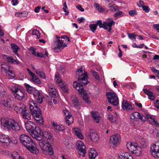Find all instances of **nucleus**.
Segmentation results:
<instances>
[{
	"instance_id": "obj_1",
	"label": "nucleus",
	"mask_w": 159,
	"mask_h": 159,
	"mask_svg": "<svg viewBox=\"0 0 159 159\" xmlns=\"http://www.w3.org/2000/svg\"><path fill=\"white\" fill-rule=\"evenodd\" d=\"M76 76H78V80L80 83H77L76 81H74L73 86L75 89L77 90L79 93L83 97V99L87 103H90L88 99L87 94L83 89V86L88 84V74L86 71L83 70L82 67L78 69L76 72Z\"/></svg>"
},
{
	"instance_id": "obj_2",
	"label": "nucleus",
	"mask_w": 159,
	"mask_h": 159,
	"mask_svg": "<svg viewBox=\"0 0 159 159\" xmlns=\"http://www.w3.org/2000/svg\"><path fill=\"white\" fill-rule=\"evenodd\" d=\"M29 105L31 113L29 110L27 109L26 107H24L23 110L21 113L23 118L25 120H30L32 114L38 122L43 124V120L41 116V111L35 102L31 100L30 101Z\"/></svg>"
},
{
	"instance_id": "obj_3",
	"label": "nucleus",
	"mask_w": 159,
	"mask_h": 159,
	"mask_svg": "<svg viewBox=\"0 0 159 159\" xmlns=\"http://www.w3.org/2000/svg\"><path fill=\"white\" fill-rule=\"evenodd\" d=\"M20 139L22 144L31 152L36 154L39 153V151L36 148L35 143L29 136L22 134L20 137Z\"/></svg>"
},
{
	"instance_id": "obj_4",
	"label": "nucleus",
	"mask_w": 159,
	"mask_h": 159,
	"mask_svg": "<svg viewBox=\"0 0 159 159\" xmlns=\"http://www.w3.org/2000/svg\"><path fill=\"white\" fill-rule=\"evenodd\" d=\"M9 88L13 92L14 97L17 100L22 101L27 97V93L21 87L17 85L9 86Z\"/></svg>"
},
{
	"instance_id": "obj_5",
	"label": "nucleus",
	"mask_w": 159,
	"mask_h": 159,
	"mask_svg": "<svg viewBox=\"0 0 159 159\" xmlns=\"http://www.w3.org/2000/svg\"><path fill=\"white\" fill-rule=\"evenodd\" d=\"M67 37L66 35L62 36L61 38L57 37V41L52 47L54 52H59L61 51V49L67 46L66 39Z\"/></svg>"
},
{
	"instance_id": "obj_6",
	"label": "nucleus",
	"mask_w": 159,
	"mask_h": 159,
	"mask_svg": "<svg viewBox=\"0 0 159 159\" xmlns=\"http://www.w3.org/2000/svg\"><path fill=\"white\" fill-rule=\"evenodd\" d=\"M39 145L43 150L48 151L50 155H53V150L51 147L49 141L47 140H43L39 142Z\"/></svg>"
},
{
	"instance_id": "obj_7",
	"label": "nucleus",
	"mask_w": 159,
	"mask_h": 159,
	"mask_svg": "<svg viewBox=\"0 0 159 159\" xmlns=\"http://www.w3.org/2000/svg\"><path fill=\"white\" fill-rule=\"evenodd\" d=\"M108 102L114 106H117L119 103L118 97L114 92H107L106 93Z\"/></svg>"
},
{
	"instance_id": "obj_8",
	"label": "nucleus",
	"mask_w": 159,
	"mask_h": 159,
	"mask_svg": "<svg viewBox=\"0 0 159 159\" xmlns=\"http://www.w3.org/2000/svg\"><path fill=\"white\" fill-rule=\"evenodd\" d=\"M126 146L127 149L133 153L136 156H139V152L137 148L138 144L129 142L127 143Z\"/></svg>"
},
{
	"instance_id": "obj_9",
	"label": "nucleus",
	"mask_w": 159,
	"mask_h": 159,
	"mask_svg": "<svg viewBox=\"0 0 159 159\" xmlns=\"http://www.w3.org/2000/svg\"><path fill=\"white\" fill-rule=\"evenodd\" d=\"M150 152L152 155L155 158H159V142L151 146Z\"/></svg>"
},
{
	"instance_id": "obj_10",
	"label": "nucleus",
	"mask_w": 159,
	"mask_h": 159,
	"mask_svg": "<svg viewBox=\"0 0 159 159\" xmlns=\"http://www.w3.org/2000/svg\"><path fill=\"white\" fill-rule=\"evenodd\" d=\"M30 133L33 138L39 141L41 140L42 135L41 134V130L38 127L36 126Z\"/></svg>"
},
{
	"instance_id": "obj_11",
	"label": "nucleus",
	"mask_w": 159,
	"mask_h": 159,
	"mask_svg": "<svg viewBox=\"0 0 159 159\" xmlns=\"http://www.w3.org/2000/svg\"><path fill=\"white\" fill-rule=\"evenodd\" d=\"M15 120L10 118L2 120V125L4 128L10 130V128Z\"/></svg>"
},
{
	"instance_id": "obj_12",
	"label": "nucleus",
	"mask_w": 159,
	"mask_h": 159,
	"mask_svg": "<svg viewBox=\"0 0 159 159\" xmlns=\"http://www.w3.org/2000/svg\"><path fill=\"white\" fill-rule=\"evenodd\" d=\"M120 136L118 134H114L110 138L109 144L111 146L114 147L119 142Z\"/></svg>"
},
{
	"instance_id": "obj_13",
	"label": "nucleus",
	"mask_w": 159,
	"mask_h": 159,
	"mask_svg": "<svg viewBox=\"0 0 159 159\" xmlns=\"http://www.w3.org/2000/svg\"><path fill=\"white\" fill-rule=\"evenodd\" d=\"M88 138L91 141L94 142H98L99 140L97 134L93 130H91L87 135Z\"/></svg>"
},
{
	"instance_id": "obj_14",
	"label": "nucleus",
	"mask_w": 159,
	"mask_h": 159,
	"mask_svg": "<svg viewBox=\"0 0 159 159\" xmlns=\"http://www.w3.org/2000/svg\"><path fill=\"white\" fill-rule=\"evenodd\" d=\"M76 146L79 151L84 155L86 152V147L84 143L81 141H78L76 143Z\"/></svg>"
},
{
	"instance_id": "obj_15",
	"label": "nucleus",
	"mask_w": 159,
	"mask_h": 159,
	"mask_svg": "<svg viewBox=\"0 0 159 159\" xmlns=\"http://www.w3.org/2000/svg\"><path fill=\"white\" fill-rule=\"evenodd\" d=\"M30 49L33 51L32 53V54L34 55L35 56H36L40 58H45L46 57L48 56V53L46 51H45V54H44L41 52H36L35 50V49L33 47H31L30 48Z\"/></svg>"
},
{
	"instance_id": "obj_16",
	"label": "nucleus",
	"mask_w": 159,
	"mask_h": 159,
	"mask_svg": "<svg viewBox=\"0 0 159 159\" xmlns=\"http://www.w3.org/2000/svg\"><path fill=\"white\" fill-rule=\"evenodd\" d=\"M70 100L72 104L75 107H79L80 105V101L75 95H71L70 98Z\"/></svg>"
},
{
	"instance_id": "obj_17",
	"label": "nucleus",
	"mask_w": 159,
	"mask_h": 159,
	"mask_svg": "<svg viewBox=\"0 0 159 159\" xmlns=\"http://www.w3.org/2000/svg\"><path fill=\"white\" fill-rule=\"evenodd\" d=\"M34 96L35 100L37 102L41 103L43 101V96L37 90L35 91L34 94Z\"/></svg>"
},
{
	"instance_id": "obj_18",
	"label": "nucleus",
	"mask_w": 159,
	"mask_h": 159,
	"mask_svg": "<svg viewBox=\"0 0 159 159\" xmlns=\"http://www.w3.org/2000/svg\"><path fill=\"white\" fill-rule=\"evenodd\" d=\"M26 129L30 133L36 126L35 125L30 121H28L25 123Z\"/></svg>"
},
{
	"instance_id": "obj_19",
	"label": "nucleus",
	"mask_w": 159,
	"mask_h": 159,
	"mask_svg": "<svg viewBox=\"0 0 159 159\" xmlns=\"http://www.w3.org/2000/svg\"><path fill=\"white\" fill-rule=\"evenodd\" d=\"M122 107L124 110H134L131 103L125 100L122 102Z\"/></svg>"
},
{
	"instance_id": "obj_20",
	"label": "nucleus",
	"mask_w": 159,
	"mask_h": 159,
	"mask_svg": "<svg viewBox=\"0 0 159 159\" xmlns=\"http://www.w3.org/2000/svg\"><path fill=\"white\" fill-rule=\"evenodd\" d=\"M4 97H3V102L0 104H2L4 106L11 109L13 106L11 100L10 98H7L6 100H4Z\"/></svg>"
},
{
	"instance_id": "obj_21",
	"label": "nucleus",
	"mask_w": 159,
	"mask_h": 159,
	"mask_svg": "<svg viewBox=\"0 0 159 159\" xmlns=\"http://www.w3.org/2000/svg\"><path fill=\"white\" fill-rule=\"evenodd\" d=\"M91 114L93 121L96 123H99L101 119V116L99 113L96 111H92Z\"/></svg>"
},
{
	"instance_id": "obj_22",
	"label": "nucleus",
	"mask_w": 159,
	"mask_h": 159,
	"mask_svg": "<svg viewBox=\"0 0 159 159\" xmlns=\"http://www.w3.org/2000/svg\"><path fill=\"white\" fill-rule=\"evenodd\" d=\"M9 137L2 133H0V141L3 143H8L9 142Z\"/></svg>"
},
{
	"instance_id": "obj_23",
	"label": "nucleus",
	"mask_w": 159,
	"mask_h": 159,
	"mask_svg": "<svg viewBox=\"0 0 159 159\" xmlns=\"http://www.w3.org/2000/svg\"><path fill=\"white\" fill-rule=\"evenodd\" d=\"M119 159H134L131 155L126 152L119 154Z\"/></svg>"
},
{
	"instance_id": "obj_24",
	"label": "nucleus",
	"mask_w": 159,
	"mask_h": 159,
	"mask_svg": "<svg viewBox=\"0 0 159 159\" xmlns=\"http://www.w3.org/2000/svg\"><path fill=\"white\" fill-rule=\"evenodd\" d=\"M98 155L97 152L93 148H90L89 152V157L90 159H94Z\"/></svg>"
},
{
	"instance_id": "obj_25",
	"label": "nucleus",
	"mask_w": 159,
	"mask_h": 159,
	"mask_svg": "<svg viewBox=\"0 0 159 159\" xmlns=\"http://www.w3.org/2000/svg\"><path fill=\"white\" fill-rule=\"evenodd\" d=\"M52 125L54 129L57 130L61 131L65 129L64 127L62 125H58L57 122H54L52 123Z\"/></svg>"
},
{
	"instance_id": "obj_26",
	"label": "nucleus",
	"mask_w": 159,
	"mask_h": 159,
	"mask_svg": "<svg viewBox=\"0 0 159 159\" xmlns=\"http://www.w3.org/2000/svg\"><path fill=\"white\" fill-rule=\"evenodd\" d=\"M73 132L80 139H84L83 136L80 129L77 128H74L73 129Z\"/></svg>"
},
{
	"instance_id": "obj_27",
	"label": "nucleus",
	"mask_w": 159,
	"mask_h": 159,
	"mask_svg": "<svg viewBox=\"0 0 159 159\" xmlns=\"http://www.w3.org/2000/svg\"><path fill=\"white\" fill-rule=\"evenodd\" d=\"M146 117L148 120V121L152 125H154L156 126L158 125V124L157 122V121L155 120V119L149 115H147Z\"/></svg>"
},
{
	"instance_id": "obj_28",
	"label": "nucleus",
	"mask_w": 159,
	"mask_h": 159,
	"mask_svg": "<svg viewBox=\"0 0 159 159\" xmlns=\"http://www.w3.org/2000/svg\"><path fill=\"white\" fill-rule=\"evenodd\" d=\"M24 107H25L26 106L23 105L22 106L21 105L20 106L13 105L12 108L17 113H21L22 111L23 110Z\"/></svg>"
},
{
	"instance_id": "obj_29",
	"label": "nucleus",
	"mask_w": 159,
	"mask_h": 159,
	"mask_svg": "<svg viewBox=\"0 0 159 159\" xmlns=\"http://www.w3.org/2000/svg\"><path fill=\"white\" fill-rule=\"evenodd\" d=\"M5 92L3 85L0 84V103L3 102V97L6 96Z\"/></svg>"
},
{
	"instance_id": "obj_30",
	"label": "nucleus",
	"mask_w": 159,
	"mask_h": 159,
	"mask_svg": "<svg viewBox=\"0 0 159 159\" xmlns=\"http://www.w3.org/2000/svg\"><path fill=\"white\" fill-rule=\"evenodd\" d=\"M43 137V138L45 139V140H49V141L52 140V136L51 134L47 131H45L43 132L42 135L41 137Z\"/></svg>"
},
{
	"instance_id": "obj_31",
	"label": "nucleus",
	"mask_w": 159,
	"mask_h": 159,
	"mask_svg": "<svg viewBox=\"0 0 159 159\" xmlns=\"http://www.w3.org/2000/svg\"><path fill=\"white\" fill-rule=\"evenodd\" d=\"M11 129L14 131H18L20 130V126L18 123L15 121L10 128V129Z\"/></svg>"
},
{
	"instance_id": "obj_32",
	"label": "nucleus",
	"mask_w": 159,
	"mask_h": 159,
	"mask_svg": "<svg viewBox=\"0 0 159 159\" xmlns=\"http://www.w3.org/2000/svg\"><path fill=\"white\" fill-rule=\"evenodd\" d=\"M130 118L131 120H138L139 119V113L134 112L130 115Z\"/></svg>"
},
{
	"instance_id": "obj_33",
	"label": "nucleus",
	"mask_w": 159,
	"mask_h": 159,
	"mask_svg": "<svg viewBox=\"0 0 159 159\" xmlns=\"http://www.w3.org/2000/svg\"><path fill=\"white\" fill-rule=\"evenodd\" d=\"M143 91L148 96L149 99L152 100L154 99L155 96L153 93L152 92L149 91L147 89H143Z\"/></svg>"
},
{
	"instance_id": "obj_34",
	"label": "nucleus",
	"mask_w": 159,
	"mask_h": 159,
	"mask_svg": "<svg viewBox=\"0 0 159 159\" xmlns=\"http://www.w3.org/2000/svg\"><path fill=\"white\" fill-rule=\"evenodd\" d=\"M93 6L99 12L103 13L104 12V9L99 3L95 2L93 4Z\"/></svg>"
},
{
	"instance_id": "obj_35",
	"label": "nucleus",
	"mask_w": 159,
	"mask_h": 159,
	"mask_svg": "<svg viewBox=\"0 0 159 159\" xmlns=\"http://www.w3.org/2000/svg\"><path fill=\"white\" fill-rule=\"evenodd\" d=\"M31 76V80L33 82L37 84H41V81L39 78L35 74H34Z\"/></svg>"
},
{
	"instance_id": "obj_36",
	"label": "nucleus",
	"mask_w": 159,
	"mask_h": 159,
	"mask_svg": "<svg viewBox=\"0 0 159 159\" xmlns=\"http://www.w3.org/2000/svg\"><path fill=\"white\" fill-rule=\"evenodd\" d=\"M11 45L13 52L17 57H19L20 56L17 53V51L19 49L18 47L14 43H11Z\"/></svg>"
},
{
	"instance_id": "obj_37",
	"label": "nucleus",
	"mask_w": 159,
	"mask_h": 159,
	"mask_svg": "<svg viewBox=\"0 0 159 159\" xmlns=\"http://www.w3.org/2000/svg\"><path fill=\"white\" fill-rule=\"evenodd\" d=\"M34 69L35 70L36 74L39 75L41 78L43 79H45L46 78V75L43 71L39 69H35L34 68Z\"/></svg>"
},
{
	"instance_id": "obj_38",
	"label": "nucleus",
	"mask_w": 159,
	"mask_h": 159,
	"mask_svg": "<svg viewBox=\"0 0 159 159\" xmlns=\"http://www.w3.org/2000/svg\"><path fill=\"white\" fill-rule=\"evenodd\" d=\"M24 85L26 88L27 91L29 93L31 94L33 93V94H34V93L33 92V91L34 90V88L31 86L29 84L26 83H25Z\"/></svg>"
},
{
	"instance_id": "obj_39",
	"label": "nucleus",
	"mask_w": 159,
	"mask_h": 159,
	"mask_svg": "<svg viewBox=\"0 0 159 159\" xmlns=\"http://www.w3.org/2000/svg\"><path fill=\"white\" fill-rule=\"evenodd\" d=\"M58 86L62 89L63 92H67L68 90L65 85L63 83L62 81L57 83Z\"/></svg>"
},
{
	"instance_id": "obj_40",
	"label": "nucleus",
	"mask_w": 159,
	"mask_h": 159,
	"mask_svg": "<svg viewBox=\"0 0 159 159\" xmlns=\"http://www.w3.org/2000/svg\"><path fill=\"white\" fill-rule=\"evenodd\" d=\"M147 143L145 139L142 138L140 141V148L142 149L145 148L147 146Z\"/></svg>"
},
{
	"instance_id": "obj_41",
	"label": "nucleus",
	"mask_w": 159,
	"mask_h": 159,
	"mask_svg": "<svg viewBox=\"0 0 159 159\" xmlns=\"http://www.w3.org/2000/svg\"><path fill=\"white\" fill-rule=\"evenodd\" d=\"M49 94L53 98L57 97L58 96V92L56 89L48 91Z\"/></svg>"
},
{
	"instance_id": "obj_42",
	"label": "nucleus",
	"mask_w": 159,
	"mask_h": 159,
	"mask_svg": "<svg viewBox=\"0 0 159 159\" xmlns=\"http://www.w3.org/2000/svg\"><path fill=\"white\" fill-rule=\"evenodd\" d=\"M108 22H107L106 21H103V23L104 25H106L107 26H108L109 27H111L113 25L115 24L114 22L113 21V20L111 19H108Z\"/></svg>"
},
{
	"instance_id": "obj_43",
	"label": "nucleus",
	"mask_w": 159,
	"mask_h": 159,
	"mask_svg": "<svg viewBox=\"0 0 159 159\" xmlns=\"http://www.w3.org/2000/svg\"><path fill=\"white\" fill-rule=\"evenodd\" d=\"M13 159H24L21 157L18 152H13L11 154Z\"/></svg>"
},
{
	"instance_id": "obj_44",
	"label": "nucleus",
	"mask_w": 159,
	"mask_h": 159,
	"mask_svg": "<svg viewBox=\"0 0 159 159\" xmlns=\"http://www.w3.org/2000/svg\"><path fill=\"white\" fill-rule=\"evenodd\" d=\"M64 143L67 148H72L71 146L70 140H69L68 138L64 139Z\"/></svg>"
},
{
	"instance_id": "obj_45",
	"label": "nucleus",
	"mask_w": 159,
	"mask_h": 159,
	"mask_svg": "<svg viewBox=\"0 0 159 159\" xmlns=\"http://www.w3.org/2000/svg\"><path fill=\"white\" fill-rule=\"evenodd\" d=\"M6 76H10L12 78H14L15 76V74L12 70H10L8 69H6Z\"/></svg>"
},
{
	"instance_id": "obj_46",
	"label": "nucleus",
	"mask_w": 159,
	"mask_h": 159,
	"mask_svg": "<svg viewBox=\"0 0 159 159\" xmlns=\"http://www.w3.org/2000/svg\"><path fill=\"white\" fill-rule=\"evenodd\" d=\"M7 59L9 62L11 63H15L16 64L19 63V62L18 60L14 59L12 57H7Z\"/></svg>"
},
{
	"instance_id": "obj_47",
	"label": "nucleus",
	"mask_w": 159,
	"mask_h": 159,
	"mask_svg": "<svg viewBox=\"0 0 159 159\" xmlns=\"http://www.w3.org/2000/svg\"><path fill=\"white\" fill-rule=\"evenodd\" d=\"M73 121V118L72 116H70V117H65V121L67 125H69Z\"/></svg>"
},
{
	"instance_id": "obj_48",
	"label": "nucleus",
	"mask_w": 159,
	"mask_h": 159,
	"mask_svg": "<svg viewBox=\"0 0 159 159\" xmlns=\"http://www.w3.org/2000/svg\"><path fill=\"white\" fill-rule=\"evenodd\" d=\"M55 80L57 84L62 81L61 78L58 73H56L55 76Z\"/></svg>"
},
{
	"instance_id": "obj_49",
	"label": "nucleus",
	"mask_w": 159,
	"mask_h": 159,
	"mask_svg": "<svg viewBox=\"0 0 159 159\" xmlns=\"http://www.w3.org/2000/svg\"><path fill=\"white\" fill-rule=\"evenodd\" d=\"M119 9L120 7L117 6H113L109 9V11L114 12L118 10Z\"/></svg>"
},
{
	"instance_id": "obj_50",
	"label": "nucleus",
	"mask_w": 159,
	"mask_h": 159,
	"mask_svg": "<svg viewBox=\"0 0 159 159\" xmlns=\"http://www.w3.org/2000/svg\"><path fill=\"white\" fill-rule=\"evenodd\" d=\"M97 25L96 24H90L89 26L90 30L93 32H94L97 29Z\"/></svg>"
},
{
	"instance_id": "obj_51",
	"label": "nucleus",
	"mask_w": 159,
	"mask_h": 159,
	"mask_svg": "<svg viewBox=\"0 0 159 159\" xmlns=\"http://www.w3.org/2000/svg\"><path fill=\"white\" fill-rule=\"evenodd\" d=\"M151 70L157 75V77L159 79V70L153 67L151 68Z\"/></svg>"
},
{
	"instance_id": "obj_52",
	"label": "nucleus",
	"mask_w": 159,
	"mask_h": 159,
	"mask_svg": "<svg viewBox=\"0 0 159 159\" xmlns=\"http://www.w3.org/2000/svg\"><path fill=\"white\" fill-rule=\"evenodd\" d=\"M47 84L48 88V91H51V90L56 89L55 86L52 83H48Z\"/></svg>"
},
{
	"instance_id": "obj_53",
	"label": "nucleus",
	"mask_w": 159,
	"mask_h": 159,
	"mask_svg": "<svg viewBox=\"0 0 159 159\" xmlns=\"http://www.w3.org/2000/svg\"><path fill=\"white\" fill-rule=\"evenodd\" d=\"M63 111L65 115V118L70 117V116H72V115L70 114L67 110H63Z\"/></svg>"
},
{
	"instance_id": "obj_54",
	"label": "nucleus",
	"mask_w": 159,
	"mask_h": 159,
	"mask_svg": "<svg viewBox=\"0 0 159 159\" xmlns=\"http://www.w3.org/2000/svg\"><path fill=\"white\" fill-rule=\"evenodd\" d=\"M128 36L129 38L131 39H135L137 36H139L133 34H128Z\"/></svg>"
},
{
	"instance_id": "obj_55",
	"label": "nucleus",
	"mask_w": 159,
	"mask_h": 159,
	"mask_svg": "<svg viewBox=\"0 0 159 159\" xmlns=\"http://www.w3.org/2000/svg\"><path fill=\"white\" fill-rule=\"evenodd\" d=\"M142 8L143 10L146 13L149 12L150 10V9L148 7L145 6V5L143 6Z\"/></svg>"
},
{
	"instance_id": "obj_56",
	"label": "nucleus",
	"mask_w": 159,
	"mask_h": 159,
	"mask_svg": "<svg viewBox=\"0 0 159 159\" xmlns=\"http://www.w3.org/2000/svg\"><path fill=\"white\" fill-rule=\"evenodd\" d=\"M96 25H97V26L98 25L99 26V27L100 28H102L103 27V26L104 25V24L103 23H102V21L101 20H98L97 21L96 24Z\"/></svg>"
},
{
	"instance_id": "obj_57",
	"label": "nucleus",
	"mask_w": 159,
	"mask_h": 159,
	"mask_svg": "<svg viewBox=\"0 0 159 159\" xmlns=\"http://www.w3.org/2000/svg\"><path fill=\"white\" fill-rule=\"evenodd\" d=\"M129 14L132 16H134L137 14L135 10H133L130 11L129 12Z\"/></svg>"
},
{
	"instance_id": "obj_58",
	"label": "nucleus",
	"mask_w": 159,
	"mask_h": 159,
	"mask_svg": "<svg viewBox=\"0 0 159 159\" xmlns=\"http://www.w3.org/2000/svg\"><path fill=\"white\" fill-rule=\"evenodd\" d=\"M92 73L97 80H99V77L96 71L93 70L92 71Z\"/></svg>"
},
{
	"instance_id": "obj_59",
	"label": "nucleus",
	"mask_w": 159,
	"mask_h": 159,
	"mask_svg": "<svg viewBox=\"0 0 159 159\" xmlns=\"http://www.w3.org/2000/svg\"><path fill=\"white\" fill-rule=\"evenodd\" d=\"M39 34V32L38 30H34L32 31V34L33 35H35L38 37V34Z\"/></svg>"
},
{
	"instance_id": "obj_60",
	"label": "nucleus",
	"mask_w": 159,
	"mask_h": 159,
	"mask_svg": "<svg viewBox=\"0 0 159 159\" xmlns=\"http://www.w3.org/2000/svg\"><path fill=\"white\" fill-rule=\"evenodd\" d=\"M123 12L121 11H119L116 13H115L114 15V16L115 17H117L119 16H121Z\"/></svg>"
},
{
	"instance_id": "obj_61",
	"label": "nucleus",
	"mask_w": 159,
	"mask_h": 159,
	"mask_svg": "<svg viewBox=\"0 0 159 159\" xmlns=\"http://www.w3.org/2000/svg\"><path fill=\"white\" fill-rule=\"evenodd\" d=\"M76 8L81 11H84V9L82 7V6L80 5L77 6Z\"/></svg>"
},
{
	"instance_id": "obj_62",
	"label": "nucleus",
	"mask_w": 159,
	"mask_h": 159,
	"mask_svg": "<svg viewBox=\"0 0 159 159\" xmlns=\"http://www.w3.org/2000/svg\"><path fill=\"white\" fill-rule=\"evenodd\" d=\"M153 27L159 32V24H156L153 25Z\"/></svg>"
},
{
	"instance_id": "obj_63",
	"label": "nucleus",
	"mask_w": 159,
	"mask_h": 159,
	"mask_svg": "<svg viewBox=\"0 0 159 159\" xmlns=\"http://www.w3.org/2000/svg\"><path fill=\"white\" fill-rule=\"evenodd\" d=\"M23 13V12H17L15 13V15L16 17H19V16H20V17H21L22 16V14Z\"/></svg>"
},
{
	"instance_id": "obj_64",
	"label": "nucleus",
	"mask_w": 159,
	"mask_h": 159,
	"mask_svg": "<svg viewBox=\"0 0 159 159\" xmlns=\"http://www.w3.org/2000/svg\"><path fill=\"white\" fill-rule=\"evenodd\" d=\"M140 119L141 120L143 121H145L146 120V118L145 117L143 116H142L140 114Z\"/></svg>"
}]
</instances>
